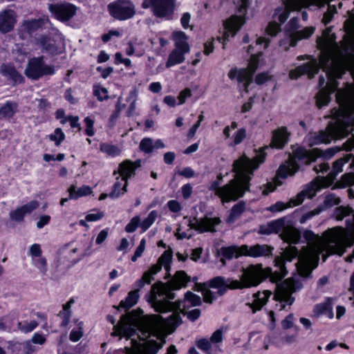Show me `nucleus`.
Segmentation results:
<instances>
[{"label":"nucleus","instance_id":"nucleus-9","mask_svg":"<svg viewBox=\"0 0 354 354\" xmlns=\"http://www.w3.org/2000/svg\"><path fill=\"white\" fill-rule=\"evenodd\" d=\"M162 317L157 315L142 316L138 322V337L146 340L151 336L158 337L162 327Z\"/></svg>","mask_w":354,"mask_h":354},{"label":"nucleus","instance_id":"nucleus-34","mask_svg":"<svg viewBox=\"0 0 354 354\" xmlns=\"http://www.w3.org/2000/svg\"><path fill=\"white\" fill-rule=\"evenodd\" d=\"M139 298L138 290L130 291L128 296L124 300H122L120 303L119 308H122L126 310L129 309L137 304Z\"/></svg>","mask_w":354,"mask_h":354},{"label":"nucleus","instance_id":"nucleus-26","mask_svg":"<svg viewBox=\"0 0 354 354\" xmlns=\"http://www.w3.org/2000/svg\"><path fill=\"white\" fill-rule=\"evenodd\" d=\"M290 135V133L287 131V129L285 127H281L273 131L272 141L270 143L271 147L278 149L283 148L288 142Z\"/></svg>","mask_w":354,"mask_h":354},{"label":"nucleus","instance_id":"nucleus-30","mask_svg":"<svg viewBox=\"0 0 354 354\" xmlns=\"http://www.w3.org/2000/svg\"><path fill=\"white\" fill-rule=\"evenodd\" d=\"M74 303L75 299L73 298H71L66 304L62 306V310L58 313V316L62 319V322L60 324L62 327H66L70 323V319L72 315L71 308Z\"/></svg>","mask_w":354,"mask_h":354},{"label":"nucleus","instance_id":"nucleus-52","mask_svg":"<svg viewBox=\"0 0 354 354\" xmlns=\"http://www.w3.org/2000/svg\"><path fill=\"white\" fill-rule=\"evenodd\" d=\"M185 308L180 306V309H178V313H183L184 315H187L189 319L192 321L196 320L201 315V311L199 309H194L190 311L186 312Z\"/></svg>","mask_w":354,"mask_h":354},{"label":"nucleus","instance_id":"nucleus-37","mask_svg":"<svg viewBox=\"0 0 354 354\" xmlns=\"http://www.w3.org/2000/svg\"><path fill=\"white\" fill-rule=\"evenodd\" d=\"M186 53L183 52L182 50L178 49H174L171 53L169 55V57L167 62H166V66L167 68L180 64L185 60L184 55Z\"/></svg>","mask_w":354,"mask_h":354},{"label":"nucleus","instance_id":"nucleus-36","mask_svg":"<svg viewBox=\"0 0 354 354\" xmlns=\"http://www.w3.org/2000/svg\"><path fill=\"white\" fill-rule=\"evenodd\" d=\"M245 209V203L243 201L236 203L232 207L230 215L226 219V222L228 223H233L242 214Z\"/></svg>","mask_w":354,"mask_h":354},{"label":"nucleus","instance_id":"nucleus-12","mask_svg":"<svg viewBox=\"0 0 354 354\" xmlns=\"http://www.w3.org/2000/svg\"><path fill=\"white\" fill-rule=\"evenodd\" d=\"M234 281V279L221 276L212 279L209 281V286L213 288H217L218 290L216 292H213L209 290H203V296L204 301L212 304L218 296L223 295L228 289H237V288H233Z\"/></svg>","mask_w":354,"mask_h":354},{"label":"nucleus","instance_id":"nucleus-16","mask_svg":"<svg viewBox=\"0 0 354 354\" xmlns=\"http://www.w3.org/2000/svg\"><path fill=\"white\" fill-rule=\"evenodd\" d=\"M175 0H144L143 8L151 6L153 14L158 17H169L175 8Z\"/></svg>","mask_w":354,"mask_h":354},{"label":"nucleus","instance_id":"nucleus-43","mask_svg":"<svg viewBox=\"0 0 354 354\" xmlns=\"http://www.w3.org/2000/svg\"><path fill=\"white\" fill-rule=\"evenodd\" d=\"M48 138L50 141L55 142V146L59 147L65 140L66 136L62 129L56 128L54 131V133L49 134Z\"/></svg>","mask_w":354,"mask_h":354},{"label":"nucleus","instance_id":"nucleus-6","mask_svg":"<svg viewBox=\"0 0 354 354\" xmlns=\"http://www.w3.org/2000/svg\"><path fill=\"white\" fill-rule=\"evenodd\" d=\"M274 248L268 245H241L237 247L232 245L229 247H223L221 249L223 257L230 259L233 257L238 258L241 255H248L252 257H268L272 254Z\"/></svg>","mask_w":354,"mask_h":354},{"label":"nucleus","instance_id":"nucleus-62","mask_svg":"<svg viewBox=\"0 0 354 354\" xmlns=\"http://www.w3.org/2000/svg\"><path fill=\"white\" fill-rule=\"evenodd\" d=\"M268 342L276 346L277 347H281L283 346L282 339L281 337L277 335H272L267 337Z\"/></svg>","mask_w":354,"mask_h":354},{"label":"nucleus","instance_id":"nucleus-64","mask_svg":"<svg viewBox=\"0 0 354 354\" xmlns=\"http://www.w3.org/2000/svg\"><path fill=\"white\" fill-rule=\"evenodd\" d=\"M41 253L42 252L39 245H32L30 248V254L31 255L32 259L42 256Z\"/></svg>","mask_w":354,"mask_h":354},{"label":"nucleus","instance_id":"nucleus-22","mask_svg":"<svg viewBox=\"0 0 354 354\" xmlns=\"http://www.w3.org/2000/svg\"><path fill=\"white\" fill-rule=\"evenodd\" d=\"M319 69V65L317 62L313 60L290 71L289 76L290 79L296 80L301 75L306 74L308 78L311 79L318 73Z\"/></svg>","mask_w":354,"mask_h":354},{"label":"nucleus","instance_id":"nucleus-63","mask_svg":"<svg viewBox=\"0 0 354 354\" xmlns=\"http://www.w3.org/2000/svg\"><path fill=\"white\" fill-rule=\"evenodd\" d=\"M51 217L49 215H41L39 221L37 222V227L39 229L43 228L45 225H48L50 221Z\"/></svg>","mask_w":354,"mask_h":354},{"label":"nucleus","instance_id":"nucleus-17","mask_svg":"<svg viewBox=\"0 0 354 354\" xmlns=\"http://www.w3.org/2000/svg\"><path fill=\"white\" fill-rule=\"evenodd\" d=\"M108 8L111 15L120 20L131 18L136 13L135 6L129 0H118Z\"/></svg>","mask_w":354,"mask_h":354},{"label":"nucleus","instance_id":"nucleus-18","mask_svg":"<svg viewBox=\"0 0 354 354\" xmlns=\"http://www.w3.org/2000/svg\"><path fill=\"white\" fill-rule=\"evenodd\" d=\"M39 44L43 51L52 57L60 55L66 52V44L64 39H57L54 37L41 35Z\"/></svg>","mask_w":354,"mask_h":354},{"label":"nucleus","instance_id":"nucleus-53","mask_svg":"<svg viewBox=\"0 0 354 354\" xmlns=\"http://www.w3.org/2000/svg\"><path fill=\"white\" fill-rule=\"evenodd\" d=\"M140 218L138 216H134L131 218L130 222L127 225L125 230L128 232H134L138 225L140 226Z\"/></svg>","mask_w":354,"mask_h":354},{"label":"nucleus","instance_id":"nucleus-58","mask_svg":"<svg viewBox=\"0 0 354 354\" xmlns=\"http://www.w3.org/2000/svg\"><path fill=\"white\" fill-rule=\"evenodd\" d=\"M245 137H246L245 129L243 128L239 129L234 136V145H236L240 144L245 139Z\"/></svg>","mask_w":354,"mask_h":354},{"label":"nucleus","instance_id":"nucleus-38","mask_svg":"<svg viewBox=\"0 0 354 354\" xmlns=\"http://www.w3.org/2000/svg\"><path fill=\"white\" fill-rule=\"evenodd\" d=\"M201 304V297L192 293L190 291H187L185 295V298L182 301V307L184 308H189L190 306H196Z\"/></svg>","mask_w":354,"mask_h":354},{"label":"nucleus","instance_id":"nucleus-5","mask_svg":"<svg viewBox=\"0 0 354 354\" xmlns=\"http://www.w3.org/2000/svg\"><path fill=\"white\" fill-rule=\"evenodd\" d=\"M322 155L318 149L306 150V149L298 147L293 151V156L290 157L286 164L281 165L277 171V176L279 178H286L288 176L295 174L299 169L297 161L309 165L315 161L317 158Z\"/></svg>","mask_w":354,"mask_h":354},{"label":"nucleus","instance_id":"nucleus-59","mask_svg":"<svg viewBox=\"0 0 354 354\" xmlns=\"http://www.w3.org/2000/svg\"><path fill=\"white\" fill-rule=\"evenodd\" d=\"M55 118L57 120H59L62 124H66L68 120V116L66 115L65 111L63 109H57L55 111Z\"/></svg>","mask_w":354,"mask_h":354},{"label":"nucleus","instance_id":"nucleus-39","mask_svg":"<svg viewBox=\"0 0 354 354\" xmlns=\"http://www.w3.org/2000/svg\"><path fill=\"white\" fill-rule=\"evenodd\" d=\"M68 192L70 199L76 200L80 197L88 196V185H83L76 190V187L71 185L68 189Z\"/></svg>","mask_w":354,"mask_h":354},{"label":"nucleus","instance_id":"nucleus-57","mask_svg":"<svg viewBox=\"0 0 354 354\" xmlns=\"http://www.w3.org/2000/svg\"><path fill=\"white\" fill-rule=\"evenodd\" d=\"M263 297H261V294L258 293V298L256 301V304L258 305V308L260 309L267 301L268 297L271 295L270 291H265L263 294Z\"/></svg>","mask_w":354,"mask_h":354},{"label":"nucleus","instance_id":"nucleus-23","mask_svg":"<svg viewBox=\"0 0 354 354\" xmlns=\"http://www.w3.org/2000/svg\"><path fill=\"white\" fill-rule=\"evenodd\" d=\"M0 74L12 82L13 85L21 84L25 82L24 77L11 63H3L0 66Z\"/></svg>","mask_w":354,"mask_h":354},{"label":"nucleus","instance_id":"nucleus-42","mask_svg":"<svg viewBox=\"0 0 354 354\" xmlns=\"http://www.w3.org/2000/svg\"><path fill=\"white\" fill-rule=\"evenodd\" d=\"M142 46L141 43L135 40L134 41H129L128 43V47L126 50V53L131 56L136 53L138 56H142L145 53V49L143 48H136L137 46Z\"/></svg>","mask_w":354,"mask_h":354},{"label":"nucleus","instance_id":"nucleus-54","mask_svg":"<svg viewBox=\"0 0 354 354\" xmlns=\"http://www.w3.org/2000/svg\"><path fill=\"white\" fill-rule=\"evenodd\" d=\"M281 28L280 25L277 22H270L268 24L266 28V32L268 35L271 37H274L277 34L280 32Z\"/></svg>","mask_w":354,"mask_h":354},{"label":"nucleus","instance_id":"nucleus-19","mask_svg":"<svg viewBox=\"0 0 354 354\" xmlns=\"http://www.w3.org/2000/svg\"><path fill=\"white\" fill-rule=\"evenodd\" d=\"M136 326L132 322L130 315H123L118 323L114 326L113 336L122 335L127 338L131 337L136 333Z\"/></svg>","mask_w":354,"mask_h":354},{"label":"nucleus","instance_id":"nucleus-14","mask_svg":"<svg viewBox=\"0 0 354 354\" xmlns=\"http://www.w3.org/2000/svg\"><path fill=\"white\" fill-rule=\"evenodd\" d=\"M258 63V57L257 55H252L250 58V62L247 68H243L239 71L232 69L228 73V77L231 80L237 77L238 82L243 83L244 90L245 92H248V87L252 82V77L254 73L257 69Z\"/></svg>","mask_w":354,"mask_h":354},{"label":"nucleus","instance_id":"nucleus-47","mask_svg":"<svg viewBox=\"0 0 354 354\" xmlns=\"http://www.w3.org/2000/svg\"><path fill=\"white\" fill-rule=\"evenodd\" d=\"M100 149L106 154L113 156L119 155L120 153V149L118 147L109 144H102Z\"/></svg>","mask_w":354,"mask_h":354},{"label":"nucleus","instance_id":"nucleus-1","mask_svg":"<svg viewBox=\"0 0 354 354\" xmlns=\"http://www.w3.org/2000/svg\"><path fill=\"white\" fill-rule=\"evenodd\" d=\"M345 245H306L300 250L292 245H288L282 249L281 256L276 257L274 266L277 270L273 272L272 269H263L261 264L250 265L241 270L242 274L240 280L235 279L233 288L237 289L248 288L257 286L266 278L270 277L272 282H277L285 277L288 274L286 262H291L297 257L295 264L299 274L304 277L310 275L319 263V254L324 246H344ZM351 246L352 245H346Z\"/></svg>","mask_w":354,"mask_h":354},{"label":"nucleus","instance_id":"nucleus-24","mask_svg":"<svg viewBox=\"0 0 354 354\" xmlns=\"http://www.w3.org/2000/svg\"><path fill=\"white\" fill-rule=\"evenodd\" d=\"M348 160V157L337 160L333 163V170L328 174V176L326 178L322 179V180L320 182L314 181L312 182L311 183H317V185H319V190L322 187H329L333 184L337 174L342 171V167L344 164L347 162Z\"/></svg>","mask_w":354,"mask_h":354},{"label":"nucleus","instance_id":"nucleus-7","mask_svg":"<svg viewBox=\"0 0 354 354\" xmlns=\"http://www.w3.org/2000/svg\"><path fill=\"white\" fill-rule=\"evenodd\" d=\"M280 232H281L280 236L288 243H297L299 241L301 236L299 231L292 226L285 225V221L282 218L262 225L259 228V233L263 234H277Z\"/></svg>","mask_w":354,"mask_h":354},{"label":"nucleus","instance_id":"nucleus-10","mask_svg":"<svg viewBox=\"0 0 354 354\" xmlns=\"http://www.w3.org/2000/svg\"><path fill=\"white\" fill-rule=\"evenodd\" d=\"M298 288L295 281L292 279H288L277 285L274 299L279 302L277 304L279 310H284L286 306L290 307L293 304L295 298L292 297V294Z\"/></svg>","mask_w":354,"mask_h":354},{"label":"nucleus","instance_id":"nucleus-55","mask_svg":"<svg viewBox=\"0 0 354 354\" xmlns=\"http://www.w3.org/2000/svg\"><path fill=\"white\" fill-rule=\"evenodd\" d=\"M93 94L100 101L108 98V91L105 88L95 86Z\"/></svg>","mask_w":354,"mask_h":354},{"label":"nucleus","instance_id":"nucleus-2","mask_svg":"<svg viewBox=\"0 0 354 354\" xmlns=\"http://www.w3.org/2000/svg\"><path fill=\"white\" fill-rule=\"evenodd\" d=\"M336 99L339 109L331 110L335 121L330 122L324 131L310 133L308 136L310 145L327 144L332 140L346 137L351 132L354 125V93L352 88L338 90Z\"/></svg>","mask_w":354,"mask_h":354},{"label":"nucleus","instance_id":"nucleus-32","mask_svg":"<svg viewBox=\"0 0 354 354\" xmlns=\"http://www.w3.org/2000/svg\"><path fill=\"white\" fill-rule=\"evenodd\" d=\"M315 28L313 26L306 27L303 30L297 31L290 36V46H295L297 41L301 39H305L310 37L314 32Z\"/></svg>","mask_w":354,"mask_h":354},{"label":"nucleus","instance_id":"nucleus-13","mask_svg":"<svg viewBox=\"0 0 354 354\" xmlns=\"http://www.w3.org/2000/svg\"><path fill=\"white\" fill-rule=\"evenodd\" d=\"M48 8L51 16L61 22L71 20L76 15L77 10L75 5L66 1L48 3Z\"/></svg>","mask_w":354,"mask_h":354},{"label":"nucleus","instance_id":"nucleus-60","mask_svg":"<svg viewBox=\"0 0 354 354\" xmlns=\"http://www.w3.org/2000/svg\"><path fill=\"white\" fill-rule=\"evenodd\" d=\"M210 341L207 339H199L196 345L198 348L203 351H208L211 348Z\"/></svg>","mask_w":354,"mask_h":354},{"label":"nucleus","instance_id":"nucleus-51","mask_svg":"<svg viewBox=\"0 0 354 354\" xmlns=\"http://www.w3.org/2000/svg\"><path fill=\"white\" fill-rule=\"evenodd\" d=\"M24 25L28 32H32L40 28L41 22L39 19H32L26 21Z\"/></svg>","mask_w":354,"mask_h":354},{"label":"nucleus","instance_id":"nucleus-29","mask_svg":"<svg viewBox=\"0 0 354 354\" xmlns=\"http://www.w3.org/2000/svg\"><path fill=\"white\" fill-rule=\"evenodd\" d=\"M140 166V161L138 160L136 162H131L130 160H125L120 164L118 173L120 177L124 178L127 181V178H129L132 174L134 173L136 168Z\"/></svg>","mask_w":354,"mask_h":354},{"label":"nucleus","instance_id":"nucleus-46","mask_svg":"<svg viewBox=\"0 0 354 354\" xmlns=\"http://www.w3.org/2000/svg\"><path fill=\"white\" fill-rule=\"evenodd\" d=\"M341 202L339 198L336 197L334 194H328L325 197L323 205L321 208L322 210L328 207H331L335 205H338Z\"/></svg>","mask_w":354,"mask_h":354},{"label":"nucleus","instance_id":"nucleus-48","mask_svg":"<svg viewBox=\"0 0 354 354\" xmlns=\"http://www.w3.org/2000/svg\"><path fill=\"white\" fill-rule=\"evenodd\" d=\"M353 210L350 207L340 206L335 209V216L337 220L341 221L345 216L350 215Z\"/></svg>","mask_w":354,"mask_h":354},{"label":"nucleus","instance_id":"nucleus-8","mask_svg":"<svg viewBox=\"0 0 354 354\" xmlns=\"http://www.w3.org/2000/svg\"><path fill=\"white\" fill-rule=\"evenodd\" d=\"M55 72V66L47 64L45 62L44 57L41 55L28 59L24 75L28 79L37 81L45 76L53 75Z\"/></svg>","mask_w":354,"mask_h":354},{"label":"nucleus","instance_id":"nucleus-15","mask_svg":"<svg viewBox=\"0 0 354 354\" xmlns=\"http://www.w3.org/2000/svg\"><path fill=\"white\" fill-rule=\"evenodd\" d=\"M319 186L317 183H311L308 187L298 194L295 198H291L288 203L284 204L278 202L275 205L270 207L269 209L272 212L281 211L289 207H294L302 203L306 197L313 198L319 190Z\"/></svg>","mask_w":354,"mask_h":354},{"label":"nucleus","instance_id":"nucleus-4","mask_svg":"<svg viewBox=\"0 0 354 354\" xmlns=\"http://www.w3.org/2000/svg\"><path fill=\"white\" fill-rule=\"evenodd\" d=\"M189 277L184 271L176 272L173 278L165 285L161 281L154 283L147 297V301L156 312L164 313L172 311L169 317V324L173 326H178L182 323V319L178 313L180 309L182 301L178 300L171 302L175 298V294L170 290H178L186 286Z\"/></svg>","mask_w":354,"mask_h":354},{"label":"nucleus","instance_id":"nucleus-40","mask_svg":"<svg viewBox=\"0 0 354 354\" xmlns=\"http://www.w3.org/2000/svg\"><path fill=\"white\" fill-rule=\"evenodd\" d=\"M39 325L36 320H24L19 322L17 328L23 333H29L33 331Z\"/></svg>","mask_w":354,"mask_h":354},{"label":"nucleus","instance_id":"nucleus-28","mask_svg":"<svg viewBox=\"0 0 354 354\" xmlns=\"http://www.w3.org/2000/svg\"><path fill=\"white\" fill-rule=\"evenodd\" d=\"M165 341L163 339L161 344H158L155 340H148L140 347L132 352V354H156L162 347Z\"/></svg>","mask_w":354,"mask_h":354},{"label":"nucleus","instance_id":"nucleus-21","mask_svg":"<svg viewBox=\"0 0 354 354\" xmlns=\"http://www.w3.org/2000/svg\"><path fill=\"white\" fill-rule=\"evenodd\" d=\"M39 206V202L36 200H32L11 211L10 212V218L17 223H21L24 221V217L26 214H30Z\"/></svg>","mask_w":354,"mask_h":354},{"label":"nucleus","instance_id":"nucleus-31","mask_svg":"<svg viewBox=\"0 0 354 354\" xmlns=\"http://www.w3.org/2000/svg\"><path fill=\"white\" fill-rule=\"evenodd\" d=\"M173 39L175 41V49L182 50L184 53L189 51V46L187 41V37L183 32H174L173 33Z\"/></svg>","mask_w":354,"mask_h":354},{"label":"nucleus","instance_id":"nucleus-11","mask_svg":"<svg viewBox=\"0 0 354 354\" xmlns=\"http://www.w3.org/2000/svg\"><path fill=\"white\" fill-rule=\"evenodd\" d=\"M172 259V251L169 249L165 250L164 253L159 257L158 263L153 265L149 270L146 271L142 278L137 281L136 286V290L142 288L145 283L149 284L153 280V275L157 274L163 266L165 269L169 272L170 270V263Z\"/></svg>","mask_w":354,"mask_h":354},{"label":"nucleus","instance_id":"nucleus-20","mask_svg":"<svg viewBox=\"0 0 354 354\" xmlns=\"http://www.w3.org/2000/svg\"><path fill=\"white\" fill-rule=\"evenodd\" d=\"M221 223V219L218 217L209 218L204 217L201 219L194 218L190 222L192 228L203 233L205 232H215L216 226Z\"/></svg>","mask_w":354,"mask_h":354},{"label":"nucleus","instance_id":"nucleus-25","mask_svg":"<svg viewBox=\"0 0 354 354\" xmlns=\"http://www.w3.org/2000/svg\"><path fill=\"white\" fill-rule=\"evenodd\" d=\"M16 15L12 10H6L0 14V31L7 33L13 30L16 23Z\"/></svg>","mask_w":354,"mask_h":354},{"label":"nucleus","instance_id":"nucleus-41","mask_svg":"<svg viewBox=\"0 0 354 354\" xmlns=\"http://www.w3.org/2000/svg\"><path fill=\"white\" fill-rule=\"evenodd\" d=\"M75 324L76 326L73 328L69 335V339L73 342L80 340L83 335V322L76 320Z\"/></svg>","mask_w":354,"mask_h":354},{"label":"nucleus","instance_id":"nucleus-50","mask_svg":"<svg viewBox=\"0 0 354 354\" xmlns=\"http://www.w3.org/2000/svg\"><path fill=\"white\" fill-rule=\"evenodd\" d=\"M290 11L284 6L283 8H278L275 10L274 15H277V19L280 23H284L289 17Z\"/></svg>","mask_w":354,"mask_h":354},{"label":"nucleus","instance_id":"nucleus-44","mask_svg":"<svg viewBox=\"0 0 354 354\" xmlns=\"http://www.w3.org/2000/svg\"><path fill=\"white\" fill-rule=\"evenodd\" d=\"M158 214L155 210L151 211L148 216L140 223V227L143 231H146L156 220Z\"/></svg>","mask_w":354,"mask_h":354},{"label":"nucleus","instance_id":"nucleus-49","mask_svg":"<svg viewBox=\"0 0 354 354\" xmlns=\"http://www.w3.org/2000/svg\"><path fill=\"white\" fill-rule=\"evenodd\" d=\"M140 149L145 153H151L153 149L152 140L148 138L142 139L140 143Z\"/></svg>","mask_w":354,"mask_h":354},{"label":"nucleus","instance_id":"nucleus-45","mask_svg":"<svg viewBox=\"0 0 354 354\" xmlns=\"http://www.w3.org/2000/svg\"><path fill=\"white\" fill-rule=\"evenodd\" d=\"M32 264L39 270V272L45 275L47 272V263L46 259L41 256L39 257L32 259Z\"/></svg>","mask_w":354,"mask_h":354},{"label":"nucleus","instance_id":"nucleus-27","mask_svg":"<svg viewBox=\"0 0 354 354\" xmlns=\"http://www.w3.org/2000/svg\"><path fill=\"white\" fill-rule=\"evenodd\" d=\"M244 21L242 17L232 16L225 22L224 25L225 30L223 35V39H227L230 35L233 37L240 29Z\"/></svg>","mask_w":354,"mask_h":354},{"label":"nucleus","instance_id":"nucleus-33","mask_svg":"<svg viewBox=\"0 0 354 354\" xmlns=\"http://www.w3.org/2000/svg\"><path fill=\"white\" fill-rule=\"evenodd\" d=\"M127 181L120 176L116 178V182L113 185V190L110 192L109 196L112 198L118 197L120 194H124L127 189Z\"/></svg>","mask_w":354,"mask_h":354},{"label":"nucleus","instance_id":"nucleus-61","mask_svg":"<svg viewBox=\"0 0 354 354\" xmlns=\"http://www.w3.org/2000/svg\"><path fill=\"white\" fill-rule=\"evenodd\" d=\"M72 93H73L72 88H69L68 89H66V91L64 92V97L65 100L67 102H68L70 104H75L78 102V99L73 97Z\"/></svg>","mask_w":354,"mask_h":354},{"label":"nucleus","instance_id":"nucleus-3","mask_svg":"<svg viewBox=\"0 0 354 354\" xmlns=\"http://www.w3.org/2000/svg\"><path fill=\"white\" fill-rule=\"evenodd\" d=\"M264 160L265 154L262 153L252 159L243 154L233 162L232 171L236 174V177L222 187H219L218 183L214 181L210 189L214 190L215 195L220 198L223 204L236 201L243 197L245 192L249 191L250 175L253 174V171Z\"/></svg>","mask_w":354,"mask_h":354},{"label":"nucleus","instance_id":"nucleus-56","mask_svg":"<svg viewBox=\"0 0 354 354\" xmlns=\"http://www.w3.org/2000/svg\"><path fill=\"white\" fill-rule=\"evenodd\" d=\"M342 186L354 185V174L348 173L344 174L340 180Z\"/></svg>","mask_w":354,"mask_h":354},{"label":"nucleus","instance_id":"nucleus-35","mask_svg":"<svg viewBox=\"0 0 354 354\" xmlns=\"http://www.w3.org/2000/svg\"><path fill=\"white\" fill-rule=\"evenodd\" d=\"M17 104L10 101H7L0 107V115L3 118L10 119L12 118L17 112Z\"/></svg>","mask_w":354,"mask_h":354}]
</instances>
